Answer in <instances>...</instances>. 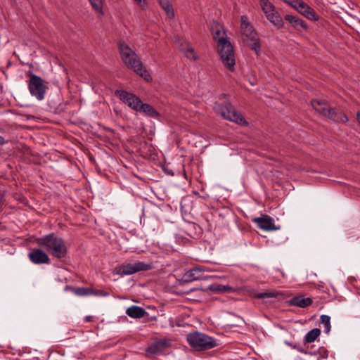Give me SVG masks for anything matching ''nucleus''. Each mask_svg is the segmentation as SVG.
I'll return each instance as SVG.
<instances>
[{"label": "nucleus", "mask_w": 360, "mask_h": 360, "mask_svg": "<svg viewBox=\"0 0 360 360\" xmlns=\"http://www.w3.org/2000/svg\"><path fill=\"white\" fill-rule=\"evenodd\" d=\"M211 32L214 39L218 42V53L224 65L233 72L236 64L233 47L224 37L225 32L223 27L218 22L214 21L211 26Z\"/></svg>", "instance_id": "nucleus-1"}, {"label": "nucleus", "mask_w": 360, "mask_h": 360, "mask_svg": "<svg viewBox=\"0 0 360 360\" xmlns=\"http://www.w3.org/2000/svg\"><path fill=\"white\" fill-rule=\"evenodd\" d=\"M34 241L39 246L45 249L51 256L57 259H63L68 254V248L65 240L54 233L37 238Z\"/></svg>", "instance_id": "nucleus-2"}, {"label": "nucleus", "mask_w": 360, "mask_h": 360, "mask_svg": "<svg viewBox=\"0 0 360 360\" xmlns=\"http://www.w3.org/2000/svg\"><path fill=\"white\" fill-rule=\"evenodd\" d=\"M118 49L122 60L128 68L132 69L137 75L148 82L152 79L148 71L143 67L138 56L128 44L123 41H119Z\"/></svg>", "instance_id": "nucleus-3"}, {"label": "nucleus", "mask_w": 360, "mask_h": 360, "mask_svg": "<svg viewBox=\"0 0 360 360\" xmlns=\"http://www.w3.org/2000/svg\"><path fill=\"white\" fill-rule=\"evenodd\" d=\"M240 30L243 43L259 56L261 49L260 40L257 32L248 21L245 15L240 17Z\"/></svg>", "instance_id": "nucleus-4"}, {"label": "nucleus", "mask_w": 360, "mask_h": 360, "mask_svg": "<svg viewBox=\"0 0 360 360\" xmlns=\"http://www.w3.org/2000/svg\"><path fill=\"white\" fill-rule=\"evenodd\" d=\"M186 340L189 345L197 351L207 350L217 346L214 338L198 331L189 333Z\"/></svg>", "instance_id": "nucleus-5"}, {"label": "nucleus", "mask_w": 360, "mask_h": 360, "mask_svg": "<svg viewBox=\"0 0 360 360\" xmlns=\"http://www.w3.org/2000/svg\"><path fill=\"white\" fill-rule=\"evenodd\" d=\"M215 111L223 118L236 122L241 125H246L248 123L243 115L233 108L232 105L229 101H225L222 104H217Z\"/></svg>", "instance_id": "nucleus-6"}, {"label": "nucleus", "mask_w": 360, "mask_h": 360, "mask_svg": "<svg viewBox=\"0 0 360 360\" xmlns=\"http://www.w3.org/2000/svg\"><path fill=\"white\" fill-rule=\"evenodd\" d=\"M28 88L31 95L37 100L41 101L44 98L47 87L44 83V80L39 76L31 74L28 82Z\"/></svg>", "instance_id": "nucleus-7"}, {"label": "nucleus", "mask_w": 360, "mask_h": 360, "mask_svg": "<svg viewBox=\"0 0 360 360\" xmlns=\"http://www.w3.org/2000/svg\"><path fill=\"white\" fill-rule=\"evenodd\" d=\"M152 266V264H146L143 262H138L134 264L124 263L116 268V271L117 274L123 276L150 270Z\"/></svg>", "instance_id": "nucleus-8"}, {"label": "nucleus", "mask_w": 360, "mask_h": 360, "mask_svg": "<svg viewBox=\"0 0 360 360\" xmlns=\"http://www.w3.org/2000/svg\"><path fill=\"white\" fill-rule=\"evenodd\" d=\"M115 95L124 104L130 108L136 111L141 101L139 97L135 94L128 92L123 89H117L115 91Z\"/></svg>", "instance_id": "nucleus-9"}, {"label": "nucleus", "mask_w": 360, "mask_h": 360, "mask_svg": "<svg viewBox=\"0 0 360 360\" xmlns=\"http://www.w3.org/2000/svg\"><path fill=\"white\" fill-rule=\"evenodd\" d=\"M170 346V342L166 339L156 340L146 349L147 356L162 354L165 349Z\"/></svg>", "instance_id": "nucleus-10"}, {"label": "nucleus", "mask_w": 360, "mask_h": 360, "mask_svg": "<svg viewBox=\"0 0 360 360\" xmlns=\"http://www.w3.org/2000/svg\"><path fill=\"white\" fill-rule=\"evenodd\" d=\"M29 259L35 264H49L50 258L47 253L40 248H33L28 254Z\"/></svg>", "instance_id": "nucleus-11"}, {"label": "nucleus", "mask_w": 360, "mask_h": 360, "mask_svg": "<svg viewBox=\"0 0 360 360\" xmlns=\"http://www.w3.org/2000/svg\"><path fill=\"white\" fill-rule=\"evenodd\" d=\"M204 271L205 269L203 267H194L185 273L182 279L186 283H189L195 280H203L205 278L203 274Z\"/></svg>", "instance_id": "nucleus-12"}, {"label": "nucleus", "mask_w": 360, "mask_h": 360, "mask_svg": "<svg viewBox=\"0 0 360 360\" xmlns=\"http://www.w3.org/2000/svg\"><path fill=\"white\" fill-rule=\"evenodd\" d=\"M326 117L333 122L339 123H346L349 121L347 115L342 110L335 108H328Z\"/></svg>", "instance_id": "nucleus-13"}, {"label": "nucleus", "mask_w": 360, "mask_h": 360, "mask_svg": "<svg viewBox=\"0 0 360 360\" xmlns=\"http://www.w3.org/2000/svg\"><path fill=\"white\" fill-rule=\"evenodd\" d=\"M313 303V300L310 297H304L303 295L294 296L288 301L290 306H295L300 308H306Z\"/></svg>", "instance_id": "nucleus-14"}, {"label": "nucleus", "mask_w": 360, "mask_h": 360, "mask_svg": "<svg viewBox=\"0 0 360 360\" xmlns=\"http://www.w3.org/2000/svg\"><path fill=\"white\" fill-rule=\"evenodd\" d=\"M299 13L303 15L304 17L307 18L311 20H318L319 18L313 8L309 6L304 1L301 2L298 6V8L297 10Z\"/></svg>", "instance_id": "nucleus-15"}, {"label": "nucleus", "mask_w": 360, "mask_h": 360, "mask_svg": "<svg viewBox=\"0 0 360 360\" xmlns=\"http://www.w3.org/2000/svg\"><path fill=\"white\" fill-rule=\"evenodd\" d=\"M254 221L257 224L260 229L265 231H273L276 229L274 220L268 216L256 218Z\"/></svg>", "instance_id": "nucleus-16"}, {"label": "nucleus", "mask_w": 360, "mask_h": 360, "mask_svg": "<svg viewBox=\"0 0 360 360\" xmlns=\"http://www.w3.org/2000/svg\"><path fill=\"white\" fill-rule=\"evenodd\" d=\"M284 19L288 20L292 25V26L297 30H300L301 29L307 30V23L298 16L285 15Z\"/></svg>", "instance_id": "nucleus-17"}, {"label": "nucleus", "mask_w": 360, "mask_h": 360, "mask_svg": "<svg viewBox=\"0 0 360 360\" xmlns=\"http://www.w3.org/2000/svg\"><path fill=\"white\" fill-rule=\"evenodd\" d=\"M136 112L144 113L150 117H158L160 113L150 105L141 101Z\"/></svg>", "instance_id": "nucleus-18"}, {"label": "nucleus", "mask_w": 360, "mask_h": 360, "mask_svg": "<svg viewBox=\"0 0 360 360\" xmlns=\"http://www.w3.org/2000/svg\"><path fill=\"white\" fill-rule=\"evenodd\" d=\"M126 314L131 318L140 319L147 314V312L143 308L134 305L127 308Z\"/></svg>", "instance_id": "nucleus-19"}, {"label": "nucleus", "mask_w": 360, "mask_h": 360, "mask_svg": "<svg viewBox=\"0 0 360 360\" xmlns=\"http://www.w3.org/2000/svg\"><path fill=\"white\" fill-rule=\"evenodd\" d=\"M312 108L321 115L326 116L328 110L327 103L325 101L314 99L311 102Z\"/></svg>", "instance_id": "nucleus-20"}, {"label": "nucleus", "mask_w": 360, "mask_h": 360, "mask_svg": "<svg viewBox=\"0 0 360 360\" xmlns=\"http://www.w3.org/2000/svg\"><path fill=\"white\" fill-rule=\"evenodd\" d=\"M266 18L276 26L278 29L283 27L284 22L280 14L276 11L271 13L270 15H267Z\"/></svg>", "instance_id": "nucleus-21"}, {"label": "nucleus", "mask_w": 360, "mask_h": 360, "mask_svg": "<svg viewBox=\"0 0 360 360\" xmlns=\"http://www.w3.org/2000/svg\"><path fill=\"white\" fill-rule=\"evenodd\" d=\"M65 289H70L73 293L77 296H86L94 293V290L89 288H75L66 286Z\"/></svg>", "instance_id": "nucleus-22"}, {"label": "nucleus", "mask_w": 360, "mask_h": 360, "mask_svg": "<svg viewBox=\"0 0 360 360\" xmlns=\"http://www.w3.org/2000/svg\"><path fill=\"white\" fill-rule=\"evenodd\" d=\"M159 1L161 7L166 12L167 16L169 18H173L174 17V12L171 3L168 0H160Z\"/></svg>", "instance_id": "nucleus-23"}, {"label": "nucleus", "mask_w": 360, "mask_h": 360, "mask_svg": "<svg viewBox=\"0 0 360 360\" xmlns=\"http://www.w3.org/2000/svg\"><path fill=\"white\" fill-rule=\"evenodd\" d=\"M260 6L266 17L275 11V6L269 0H260Z\"/></svg>", "instance_id": "nucleus-24"}, {"label": "nucleus", "mask_w": 360, "mask_h": 360, "mask_svg": "<svg viewBox=\"0 0 360 360\" xmlns=\"http://www.w3.org/2000/svg\"><path fill=\"white\" fill-rule=\"evenodd\" d=\"M321 334V330L319 328H314L308 332L304 337V342L307 343H311L314 342Z\"/></svg>", "instance_id": "nucleus-25"}, {"label": "nucleus", "mask_w": 360, "mask_h": 360, "mask_svg": "<svg viewBox=\"0 0 360 360\" xmlns=\"http://www.w3.org/2000/svg\"><path fill=\"white\" fill-rule=\"evenodd\" d=\"M210 289L214 292L229 293L235 292V288L228 285H213L210 287Z\"/></svg>", "instance_id": "nucleus-26"}, {"label": "nucleus", "mask_w": 360, "mask_h": 360, "mask_svg": "<svg viewBox=\"0 0 360 360\" xmlns=\"http://www.w3.org/2000/svg\"><path fill=\"white\" fill-rule=\"evenodd\" d=\"M94 9L99 13H103V0H89Z\"/></svg>", "instance_id": "nucleus-27"}, {"label": "nucleus", "mask_w": 360, "mask_h": 360, "mask_svg": "<svg viewBox=\"0 0 360 360\" xmlns=\"http://www.w3.org/2000/svg\"><path fill=\"white\" fill-rule=\"evenodd\" d=\"M330 318L328 315H321V323L324 325L325 332L328 333L330 330Z\"/></svg>", "instance_id": "nucleus-28"}, {"label": "nucleus", "mask_w": 360, "mask_h": 360, "mask_svg": "<svg viewBox=\"0 0 360 360\" xmlns=\"http://www.w3.org/2000/svg\"><path fill=\"white\" fill-rule=\"evenodd\" d=\"M277 296V293L274 292H259L255 295V297L257 299H267L271 297H276Z\"/></svg>", "instance_id": "nucleus-29"}, {"label": "nucleus", "mask_w": 360, "mask_h": 360, "mask_svg": "<svg viewBox=\"0 0 360 360\" xmlns=\"http://www.w3.org/2000/svg\"><path fill=\"white\" fill-rule=\"evenodd\" d=\"M186 56L188 58H191L193 60H196L198 59V56L195 53L194 49L192 47H188L186 51Z\"/></svg>", "instance_id": "nucleus-30"}, {"label": "nucleus", "mask_w": 360, "mask_h": 360, "mask_svg": "<svg viewBox=\"0 0 360 360\" xmlns=\"http://www.w3.org/2000/svg\"><path fill=\"white\" fill-rule=\"evenodd\" d=\"M319 351H320V356L318 357V360L326 359L328 356V351L324 348H321L319 349Z\"/></svg>", "instance_id": "nucleus-31"}, {"label": "nucleus", "mask_w": 360, "mask_h": 360, "mask_svg": "<svg viewBox=\"0 0 360 360\" xmlns=\"http://www.w3.org/2000/svg\"><path fill=\"white\" fill-rule=\"evenodd\" d=\"M134 1L142 8L146 6V0H134Z\"/></svg>", "instance_id": "nucleus-32"}, {"label": "nucleus", "mask_w": 360, "mask_h": 360, "mask_svg": "<svg viewBox=\"0 0 360 360\" xmlns=\"http://www.w3.org/2000/svg\"><path fill=\"white\" fill-rule=\"evenodd\" d=\"M96 295H101V296H108V293L103 291V290H96V292L94 291V293Z\"/></svg>", "instance_id": "nucleus-33"}, {"label": "nucleus", "mask_w": 360, "mask_h": 360, "mask_svg": "<svg viewBox=\"0 0 360 360\" xmlns=\"http://www.w3.org/2000/svg\"><path fill=\"white\" fill-rule=\"evenodd\" d=\"M287 344H288V345H290V346L292 347L293 348L297 349L298 351H301V352H302V351H303V349H300V347H297L296 345H292V344H290V343H287Z\"/></svg>", "instance_id": "nucleus-34"}, {"label": "nucleus", "mask_w": 360, "mask_h": 360, "mask_svg": "<svg viewBox=\"0 0 360 360\" xmlns=\"http://www.w3.org/2000/svg\"><path fill=\"white\" fill-rule=\"evenodd\" d=\"M6 143V141L4 138L1 136H0V145H3Z\"/></svg>", "instance_id": "nucleus-35"}, {"label": "nucleus", "mask_w": 360, "mask_h": 360, "mask_svg": "<svg viewBox=\"0 0 360 360\" xmlns=\"http://www.w3.org/2000/svg\"><path fill=\"white\" fill-rule=\"evenodd\" d=\"M356 119H357V121L359 122V124H360V111H359L356 114Z\"/></svg>", "instance_id": "nucleus-36"}, {"label": "nucleus", "mask_w": 360, "mask_h": 360, "mask_svg": "<svg viewBox=\"0 0 360 360\" xmlns=\"http://www.w3.org/2000/svg\"><path fill=\"white\" fill-rule=\"evenodd\" d=\"M86 321H90V320H91V316H86Z\"/></svg>", "instance_id": "nucleus-37"}]
</instances>
